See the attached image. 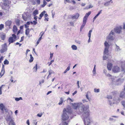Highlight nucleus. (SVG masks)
Listing matches in <instances>:
<instances>
[{
  "mask_svg": "<svg viewBox=\"0 0 125 125\" xmlns=\"http://www.w3.org/2000/svg\"><path fill=\"white\" fill-rule=\"evenodd\" d=\"M79 81H77V84L78 86V88H80V87L79 85Z\"/></svg>",
  "mask_w": 125,
  "mask_h": 125,
  "instance_id": "obj_53",
  "label": "nucleus"
},
{
  "mask_svg": "<svg viewBox=\"0 0 125 125\" xmlns=\"http://www.w3.org/2000/svg\"><path fill=\"white\" fill-rule=\"evenodd\" d=\"M115 38V35L114 32L112 31L108 37V38L110 40H114Z\"/></svg>",
  "mask_w": 125,
  "mask_h": 125,
  "instance_id": "obj_7",
  "label": "nucleus"
},
{
  "mask_svg": "<svg viewBox=\"0 0 125 125\" xmlns=\"http://www.w3.org/2000/svg\"><path fill=\"white\" fill-rule=\"evenodd\" d=\"M75 42L79 44H81V42L80 41H75Z\"/></svg>",
  "mask_w": 125,
  "mask_h": 125,
  "instance_id": "obj_50",
  "label": "nucleus"
},
{
  "mask_svg": "<svg viewBox=\"0 0 125 125\" xmlns=\"http://www.w3.org/2000/svg\"><path fill=\"white\" fill-rule=\"evenodd\" d=\"M43 4L45 5H46L47 4V2L45 0H43Z\"/></svg>",
  "mask_w": 125,
  "mask_h": 125,
  "instance_id": "obj_61",
  "label": "nucleus"
},
{
  "mask_svg": "<svg viewBox=\"0 0 125 125\" xmlns=\"http://www.w3.org/2000/svg\"><path fill=\"white\" fill-rule=\"evenodd\" d=\"M108 53V49L104 48V54H106L107 55Z\"/></svg>",
  "mask_w": 125,
  "mask_h": 125,
  "instance_id": "obj_25",
  "label": "nucleus"
},
{
  "mask_svg": "<svg viewBox=\"0 0 125 125\" xmlns=\"http://www.w3.org/2000/svg\"><path fill=\"white\" fill-rule=\"evenodd\" d=\"M71 112L70 110L68 111V110H66L65 109H64L62 115V119L64 122H63L62 125H67L69 115Z\"/></svg>",
  "mask_w": 125,
  "mask_h": 125,
  "instance_id": "obj_3",
  "label": "nucleus"
},
{
  "mask_svg": "<svg viewBox=\"0 0 125 125\" xmlns=\"http://www.w3.org/2000/svg\"><path fill=\"white\" fill-rule=\"evenodd\" d=\"M33 23L34 25H35L37 24V22L36 20L34 21H33Z\"/></svg>",
  "mask_w": 125,
  "mask_h": 125,
  "instance_id": "obj_58",
  "label": "nucleus"
},
{
  "mask_svg": "<svg viewBox=\"0 0 125 125\" xmlns=\"http://www.w3.org/2000/svg\"><path fill=\"white\" fill-rule=\"evenodd\" d=\"M91 11H89L88 13H86L83 18V20L86 21L87 18L88 17L89 15L91 14Z\"/></svg>",
  "mask_w": 125,
  "mask_h": 125,
  "instance_id": "obj_14",
  "label": "nucleus"
},
{
  "mask_svg": "<svg viewBox=\"0 0 125 125\" xmlns=\"http://www.w3.org/2000/svg\"><path fill=\"white\" fill-rule=\"evenodd\" d=\"M93 7V6H92L91 5H90L89 6V7H86V8H84V9H89L90 8H92Z\"/></svg>",
  "mask_w": 125,
  "mask_h": 125,
  "instance_id": "obj_44",
  "label": "nucleus"
},
{
  "mask_svg": "<svg viewBox=\"0 0 125 125\" xmlns=\"http://www.w3.org/2000/svg\"><path fill=\"white\" fill-rule=\"evenodd\" d=\"M112 67V64L110 63H108L107 65V67L108 70H111Z\"/></svg>",
  "mask_w": 125,
  "mask_h": 125,
  "instance_id": "obj_17",
  "label": "nucleus"
},
{
  "mask_svg": "<svg viewBox=\"0 0 125 125\" xmlns=\"http://www.w3.org/2000/svg\"><path fill=\"white\" fill-rule=\"evenodd\" d=\"M45 12H46L45 11H44L42 12H41V13L40 15V17L41 18H42V17L43 15L44 14H45Z\"/></svg>",
  "mask_w": 125,
  "mask_h": 125,
  "instance_id": "obj_34",
  "label": "nucleus"
},
{
  "mask_svg": "<svg viewBox=\"0 0 125 125\" xmlns=\"http://www.w3.org/2000/svg\"><path fill=\"white\" fill-rule=\"evenodd\" d=\"M4 25L3 24H1L0 25V30H1L2 29L4 28Z\"/></svg>",
  "mask_w": 125,
  "mask_h": 125,
  "instance_id": "obj_47",
  "label": "nucleus"
},
{
  "mask_svg": "<svg viewBox=\"0 0 125 125\" xmlns=\"http://www.w3.org/2000/svg\"><path fill=\"white\" fill-rule=\"evenodd\" d=\"M42 113H41L40 114H38L37 115V116L40 117H41L42 116Z\"/></svg>",
  "mask_w": 125,
  "mask_h": 125,
  "instance_id": "obj_57",
  "label": "nucleus"
},
{
  "mask_svg": "<svg viewBox=\"0 0 125 125\" xmlns=\"http://www.w3.org/2000/svg\"><path fill=\"white\" fill-rule=\"evenodd\" d=\"M0 37L2 40H4L6 37L5 35L4 34H2L0 36Z\"/></svg>",
  "mask_w": 125,
  "mask_h": 125,
  "instance_id": "obj_31",
  "label": "nucleus"
},
{
  "mask_svg": "<svg viewBox=\"0 0 125 125\" xmlns=\"http://www.w3.org/2000/svg\"><path fill=\"white\" fill-rule=\"evenodd\" d=\"M109 46L108 42L107 41H105L104 43V48L109 49Z\"/></svg>",
  "mask_w": 125,
  "mask_h": 125,
  "instance_id": "obj_19",
  "label": "nucleus"
},
{
  "mask_svg": "<svg viewBox=\"0 0 125 125\" xmlns=\"http://www.w3.org/2000/svg\"><path fill=\"white\" fill-rule=\"evenodd\" d=\"M37 64H36L35 66H34L33 68L34 71L36 72L37 70Z\"/></svg>",
  "mask_w": 125,
  "mask_h": 125,
  "instance_id": "obj_37",
  "label": "nucleus"
},
{
  "mask_svg": "<svg viewBox=\"0 0 125 125\" xmlns=\"http://www.w3.org/2000/svg\"><path fill=\"white\" fill-rule=\"evenodd\" d=\"M81 6L83 7L85 5V4L84 3H82L81 4Z\"/></svg>",
  "mask_w": 125,
  "mask_h": 125,
  "instance_id": "obj_63",
  "label": "nucleus"
},
{
  "mask_svg": "<svg viewBox=\"0 0 125 125\" xmlns=\"http://www.w3.org/2000/svg\"><path fill=\"white\" fill-rule=\"evenodd\" d=\"M38 14V11L37 10H35L34 11L33 13V15L34 16H35Z\"/></svg>",
  "mask_w": 125,
  "mask_h": 125,
  "instance_id": "obj_26",
  "label": "nucleus"
},
{
  "mask_svg": "<svg viewBox=\"0 0 125 125\" xmlns=\"http://www.w3.org/2000/svg\"><path fill=\"white\" fill-rule=\"evenodd\" d=\"M86 23V21L84 20H83V23L82 25L81 26L80 29V31H82Z\"/></svg>",
  "mask_w": 125,
  "mask_h": 125,
  "instance_id": "obj_18",
  "label": "nucleus"
},
{
  "mask_svg": "<svg viewBox=\"0 0 125 125\" xmlns=\"http://www.w3.org/2000/svg\"><path fill=\"white\" fill-rule=\"evenodd\" d=\"M115 51L116 52L119 51L121 49L116 44H115Z\"/></svg>",
  "mask_w": 125,
  "mask_h": 125,
  "instance_id": "obj_23",
  "label": "nucleus"
},
{
  "mask_svg": "<svg viewBox=\"0 0 125 125\" xmlns=\"http://www.w3.org/2000/svg\"><path fill=\"white\" fill-rule=\"evenodd\" d=\"M92 31V30H91L89 31V33L88 34V36L89 38L90 37H91V33Z\"/></svg>",
  "mask_w": 125,
  "mask_h": 125,
  "instance_id": "obj_36",
  "label": "nucleus"
},
{
  "mask_svg": "<svg viewBox=\"0 0 125 125\" xmlns=\"http://www.w3.org/2000/svg\"><path fill=\"white\" fill-rule=\"evenodd\" d=\"M11 23V22L10 21H7L5 23V25L8 26H10Z\"/></svg>",
  "mask_w": 125,
  "mask_h": 125,
  "instance_id": "obj_21",
  "label": "nucleus"
},
{
  "mask_svg": "<svg viewBox=\"0 0 125 125\" xmlns=\"http://www.w3.org/2000/svg\"><path fill=\"white\" fill-rule=\"evenodd\" d=\"M0 108L2 111H3V113L4 112L7 113L8 111V109L6 108L2 104H0Z\"/></svg>",
  "mask_w": 125,
  "mask_h": 125,
  "instance_id": "obj_8",
  "label": "nucleus"
},
{
  "mask_svg": "<svg viewBox=\"0 0 125 125\" xmlns=\"http://www.w3.org/2000/svg\"><path fill=\"white\" fill-rule=\"evenodd\" d=\"M106 75H107V77H108L109 80L114 84L119 85L121 84V79H117L116 77L113 76L110 74Z\"/></svg>",
  "mask_w": 125,
  "mask_h": 125,
  "instance_id": "obj_4",
  "label": "nucleus"
},
{
  "mask_svg": "<svg viewBox=\"0 0 125 125\" xmlns=\"http://www.w3.org/2000/svg\"><path fill=\"white\" fill-rule=\"evenodd\" d=\"M20 21L19 20H17L16 21V24L18 26H19L20 25Z\"/></svg>",
  "mask_w": 125,
  "mask_h": 125,
  "instance_id": "obj_40",
  "label": "nucleus"
},
{
  "mask_svg": "<svg viewBox=\"0 0 125 125\" xmlns=\"http://www.w3.org/2000/svg\"><path fill=\"white\" fill-rule=\"evenodd\" d=\"M72 105L73 108L77 109L78 107V109L81 113H83L82 117L84 121V120L89 118L90 111L88 110V105H84L81 103L72 104Z\"/></svg>",
  "mask_w": 125,
  "mask_h": 125,
  "instance_id": "obj_1",
  "label": "nucleus"
},
{
  "mask_svg": "<svg viewBox=\"0 0 125 125\" xmlns=\"http://www.w3.org/2000/svg\"><path fill=\"white\" fill-rule=\"evenodd\" d=\"M79 14L77 13L74 15H72L71 16V18L72 19H77L79 17Z\"/></svg>",
  "mask_w": 125,
  "mask_h": 125,
  "instance_id": "obj_13",
  "label": "nucleus"
},
{
  "mask_svg": "<svg viewBox=\"0 0 125 125\" xmlns=\"http://www.w3.org/2000/svg\"><path fill=\"white\" fill-rule=\"evenodd\" d=\"M30 59L29 60V62H32L33 61V58L32 56V55L31 54H30Z\"/></svg>",
  "mask_w": 125,
  "mask_h": 125,
  "instance_id": "obj_30",
  "label": "nucleus"
},
{
  "mask_svg": "<svg viewBox=\"0 0 125 125\" xmlns=\"http://www.w3.org/2000/svg\"><path fill=\"white\" fill-rule=\"evenodd\" d=\"M42 38L41 37H40L39 39H38V40L37 41V42H36V44L37 46V45H38L40 41L42 39Z\"/></svg>",
  "mask_w": 125,
  "mask_h": 125,
  "instance_id": "obj_41",
  "label": "nucleus"
},
{
  "mask_svg": "<svg viewBox=\"0 0 125 125\" xmlns=\"http://www.w3.org/2000/svg\"><path fill=\"white\" fill-rule=\"evenodd\" d=\"M120 70V68L117 66H114L112 69V71L115 73L119 72Z\"/></svg>",
  "mask_w": 125,
  "mask_h": 125,
  "instance_id": "obj_9",
  "label": "nucleus"
},
{
  "mask_svg": "<svg viewBox=\"0 0 125 125\" xmlns=\"http://www.w3.org/2000/svg\"><path fill=\"white\" fill-rule=\"evenodd\" d=\"M111 1H110H110H108L107 2H106V3H105L104 4V5L105 6H107L108 5H109L110 3V2Z\"/></svg>",
  "mask_w": 125,
  "mask_h": 125,
  "instance_id": "obj_43",
  "label": "nucleus"
},
{
  "mask_svg": "<svg viewBox=\"0 0 125 125\" xmlns=\"http://www.w3.org/2000/svg\"><path fill=\"white\" fill-rule=\"evenodd\" d=\"M118 93L117 91H114L110 93V94L107 96V98L108 99H113V101L114 102L112 103L110 100H108V104L112 105L113 104L118 103L121 100L119 97L118 96Z\"/></svg>",
  "mask_w": 125,
  "mask_h": 125,
  "instance_id": "obj_2",
  "label": "nucleus"
},
{
  "mask_svg": "<svg viewBox=\"0 0 125 125\" xmlns=\"http://www.w3.org/2000/svg\"><path fill=\"white\" fill-rule=\"evenodd\" d=\"M4 49H6L7 50V45L6 43H5L2 45V48Z\"/></svg>",
  "mask_w": 125,
  "mask_h": 125,
  "instance_id": "obj_29",
  "label": "nucleus"
},
{
  "mask_svg": "<svg viewBox=\"0 0 125 125\" xmlns=\"http://www.w3.org/2000/svg\"><path fill=\"white\" fill-rule=\"evenodd\" d=\"M34 16V20H36V21H37V19L38 18V17L37 16Z\"/></svg>",
  "mask_w": 125,
  "mask_h": 125,
  "instance_id": "obj_59",
  "label": "nucleus"
},
{
  "mask_svg": "<svg viewBox=\"0 0 125 125\" xmlns=\"http://www.w3.org/2000/svg\"><path fill=\"white\" fill-rule=\"evenodd\" d=\"M44 32H43V31L41 32L40 33V35H41V36L40 37H41V38H42V36H43V35L44 34Z\"/></svg>",
  "mask_w": 125,
  "mask_h": 125,
  "instance_id": "obj_51",
  "label": "nucleus"
},
{
  "mask_svg": "<svg viewBox=\"0 0 125 125\" xmlns=\"http://www.w3.org/2000/svg\"><path fill=\"white\" fill-rule=\"evenodd\" d=\"M94 91L95 92L99 93L100 91V89H94Z\"/></svg>",
  "mask_w": 125,
  "mask_h": 125,
  "instance_id": "obj_45",
  "label": "nucleus"
},
{
  "mask_svg": "<svg viewBox=\"0 0 125 125\" xmlns=\"http://www.w3.org/2000/svg\"><path fill=\"white\" fill-rule=\"evenodd\" d=\"M7 50L6 49H4L1 48V49L0 50V52L1 53H3L5 52Z\"/></svg>",
  "mask_w": 125,
  "mask_h": 125,
  "instance_id": "obj_38",
  "label": "nucleus"
},
{
  "mask_svg": "<svg viewBox=\"0 0 125 125\" xmlns=\"http://www.w3.org/2000/svg\"><path fill=\"white\" fill-rule=\"evenodd\" d=\"M66 1L67 2L70 3H71V1L69 0H64V2L65 4L66 3V2H65Z\"/></svg>",
  "mask_w": 125,
  "mask_h": 125,
  "instance_id": "obj_49",
  "label": "nucleus"
},
{
  "mask_svg": "<svg viewBox=\"0 0 125 125\" xmlns=\"http://www.w3.org/2000/svg\"><path fill=\"white\" fill-rule=\"evenodd\" d=\"M3 56H1L0 58V63H1L2 61L3 60Z\"/></svg>",
  "mask_w": 125,
  "mask_h": 125,
  "instance_id": "obj_56",
  "label": "nucleus"
},
{
  "mask_svg": "<svg viewBox=\"0 0 125 125\" xmlns=\"http://www.w3.org/2000/svg\"><path fill=\"white\" fill-rule=\"evenodd\" d=\"M84 125H89L90 123V120L89 118L87 119L84 120Z\"/></svg>",
  "mask_w": 125,
  "mask_h": 125,
  "instance_id": "obj_15",
  "label": "nucleus"
},
{
  "mask_svg": "<svg viewBox=\"0 0 125 125\" xmlns=\"http://www.w3.org/2000/svg\"><path fill=\"white\" fill-rule=\"evenodd\" d=\"M13 31L14 33H16L17 31V29L15 25H14L13 27Z\"/></svg>",
  "mask_w": 125,
  "mask_h": 125,
  "instance_id": "obj_27",
  "label": "nucleus"
},
{
  "mask_svg": "<svg viewBox=\"0 0 125 125\" xmlns=\"http://www.w3.org/2000/svg\"><path fill=\"white\" fill-rule=\"evenodd\" d=\"M119 96L122 98L125 97V93L123 91L122 92H121Z\"/></svg>",
  "mask_w": 125,
  "mask_h": 125,
  "instance_id": "obj_20",
  "label": "nucleus"
},
{
  "mask_svg": "<svg viewBox=\"0 0 125 125\" xmlns=\"http://www.w3.org/2000/svg\"><path fill=\"white\" fill-rule=\"evenodd\" d=\"M15 40H14L13 37H11L9 38L8 39V41L9 42V44L10 45L11 43L13 42Z\"/></svg>",
  "mask_w": 125,
  "mask_h": 125,
  "instance_id": "obj_16",
  "label": "nucleus"
},
{
  "mask_svg": "<svg viewBox=\"0 0 125 125\" xmlns=\"http://www.w3.org/2000/svg\"><path fill=\"white\" fill-rule=\"evenodd\" d=\"M64 100L63 98L61 97L59 100V102L58 103V104L59 105H61L64 102Z\"/></svg>",
  "mask_w": 125,
  "mask_h": 125,
  "instance_id": "obj_22",
  "label": "nucleus"
},
{
  "mask_svg": "<svg viewBox=\"0 0 125 125\" xmlns=\"http://www.w3.org/2000/svg\"><path fill=\"white\" fill-rule=\"evenodd\" d=\"M106 55H107L106 54H104V55L103 57V60H106L107 59V57Z\"/></svg>",
  "mask_w": 125,
  "mask_h": 125,
  "instance_id": "obj_39",
  "label": "nucleus"
},
{
  "mask_svg": "<svg viewBox=\"0 0 125 125\" xmlns=\"http://www.w3.org/2000/svg\"><path fill=\"white\" fill-rule=\"evenodd\" d=\"M30 32L29 29L27 28L25 31V34L27 36H28L29 37H30V36L28 35V34Z\"/></svg>",
  "mask_w": 125,
  "mask_h": 125,
  "instance_id": "obj_24",
  "label": "nucleus"
},
{
  "mask_svg": "<svg viewBox=\"0 0 125 125\" xmlns=\"http://www.w3.org/2000/svg\"><path fill=\"white\" fill-rule=\"evenodd\" d=\"M49 75H51L52 73H54V72L51 69H50L49 71Z\"/></svg>",
  "mask_w": 125,
  "mask_h": 125,
  "instance_id": "obj_32",
  "label": "nucleus"
},
{
  "mask_svg": "<svg viewBox=\"0 0 125 125\" xmlns=\"http://www.w3.org/2000/svg\"><path fill=\"white\" fill-rule=\"evenodd\" d=\"M123 29L125 30V23H123Z\"/></svg>",
  "mask_w": 125,
  "mask_h": 125,
  "instance_id": "obj_64",
  "label": "nucleus"
},
{
  "mask_svg": "<svg viewBox=\"0 0 125 125\" xmlns=\"http://www.w3.org/2000/svg\"><path fill=\"white\" fill-rule=\"evenodd\" d=\"M7 116L5 117V118L8 122H9L10 124H12L11 122H13L12 120V112L10 110H9L7 113H6Z\"/></svg>",
  "mask_w": 125,
  "mask_h": 125,
  "instance_id": "obj_5",
  "label": "nucleus"
},
{
  "mask_svg": "<svg viewBox=\"0 0 125 125\" xmlns=\"http://www.w3.org/2000/svg\"><path fill=\"white\" fill-rule=\"evenodd\" d=\"M121 103L122 105L124 107H125V101H123L121 102Z\"/></svg>",
  "mask_w": 125,
  "mask_h": 125,
  "instance_id": "obj_48",
  "label": "nucleus"
},
{
  "mask_svg": "<svg viewBox=\"0 0 125 125\" xmlns=\"http://www.w3.org/2000/svg\"><path fill=\"white\" fill-rule=\"evenodd\" d=\"M12 37H13V39L14 38V39H15L16 38V35L14 34H13L12 35Z\"/></svg>",
  "mask_w": 125,
  "mask_h": 125,
  "instance_id": "obj_54",
  "label": "nucleus"
},
{
  "mask_svg": "<svg viewBox=\"0 0 125 125\" xmlns=\"http://www.w3.org/2000/svg\"><path fill=\"white\" fill-rule=\"evenodd\" d=\"M122 29V27L121 26L117 27L114 29L115 32L118 33H120L121 32Z\"/></svg>",
  "mask_w": 125,
  "mask_h": 125,
  "instance_id": "obj_6",
  "label": "nucleus"
},
{
  "mask_svg": "<svg viewBox=\"0 0 125 125\" xmlns=\"http://www.w3.org/2000/svg\"><path fill=\"white\" fill-rule=\"evenodd\" d=\"M118 118V116H112L110 117L109 120L110 121L115 122L116 121L115 119Z\"/></svg>",
  "mask_w": 125,
  "mask_h": 125,
  "instance_id": "obj_11",
  "label": "nucleus"
},
{
  "mask_svg": "<svg viewBox=\"0 0 125 125\" xmlns=\"http://www.w3.org/2000/svg\"><path fill=\"white\" fill-rule=\"evenodd\" d=\"M22 17L23 20L25 21H26L30 17V16L27 15L26 13H24L23 14Z\"/></svg>",
  "mask_w": 125,
  "mask_h": 125,
  "instance_id": "obj_10",
  "label": "nucleus"
},
{
  "mask_svg": "<svg viewBox=\"0 0 125 125\" xmlns=\"http://www.w3.org/2000/svg\"><path fill=\"white\" fill-rule=\"evenodd\" d=\"M71 48L73 50H76L77 49V47L75 45H73L72 46Z\"/></svg>",
  "mask_w": 125,
  "mask_h": 125,
  "instance_id": "obj_28",
  "label": "nucleus"
},
{
  "mask_svg": "<svg viewBox=\"0 0 125 125\" xmlns=\"http://www.w3.org/2000/svg\"><path fill=\"white\" fill-rule=\"evenodd\" d=\"M121 72L124 74L125 72V62H122L121 65Z\"/></svg>",
  "mask_w": 125,
  "mask_h": 125,
  "instance_id": "obj_12",
  "label": "nucleus"
},
{
  "mask_svg": "<svg viewBox=\"0 0 125 125\" xmlns=\"http://www.w3.org/2000/svg\"><path fill=\"white\" fill-rule=\"evenodd\" d=\"M5 70H1V72L0 73V76H1V77H2L4 75L5 73Z\"/></svg>",
  "mask_w": 125,
  "mask_h": 125,
  "instance_id": "obj_33",
  "label": "nucleus"
},
{
  "mask_svg": "<svg viewBox=\"0 0 125 125\" xmlns=\"http://www.w3.org/2000/svg\"><path fill=\"white\" fill-rule=\"evenodd\" d=\"M70 64H69V65L68 66V67H67V69H66L67 71H68L70 70Z\"/></svg>",
  "mask_w": 125,
  "mask_h": 125,
  "instance_id": "obj_52",
  "label": "nucleus"
},
{
  "mask_svg": "<svg viewBox=\"0 0 125 125\" xmlns=\"http://www.w3.org/2000/svg\"><path fill=\"white\" fill-rule=\"evenodd\" d=\"M102 11V10H101L100 11H99V12L96 15L97 16H98L101 13Z\"/></svg>",
  "mask_w": 125,
  "mask_h": 125,
  "instance_id": "obj_60",
  "label": "nucleus"
},
{
  "mask_svg": "<svg viewBox=\"0 0 125 125\" xmlns=\"http://www.w3.org/2000/svg\"><path fill=\"white\" fill-rule=\"evenodd\" d=\"M4 85H2L0 87V95H1L2 94V92H1V88H2V86H3Z\"/></svg>",
  "mask_w": 125,
  "mask_h": 125,
  "instance_id": "obj_55",
  "label": "nucleus"
},
{
  "mask_svg": "<svg viewBox=\"0 0 125 125\" xmlns=\"http://www.w3.org/2000/svg\"><path fill=\"white\" fill-rule=\"evenodd\" d=\"M106 72H107V71L106 70H104H104L103 71V73H105V75L107 77V75H106L108 74H110L108 73H106Z\"/></svg>",
  "mask_w": 125,
  "mask_h": 125,
  "instance_id": "obj_46",
  "label": "nucleus"
},
{
  "mask_svg": "<svg viewBox=\"0 0 125 125\" xmlns=\"http://www.w3.org/2000/svg\"><path fill=\"white\" fill-rule=\"evenodd\" d=\"M70 24L71 25V26H74V23L73 22H70Z\"/></svg>",
  "mask_w": 125,
  "mask_h": 125,
  "instance_id": "obj_62",
  "label": "nucleus"
},
{
  "mask_svg": "<svg viewBox=\"0 0 125 125\" xmlns=\"http://www.w3.org/2000/svg\"><path fill=\"white\" fill-rule=\"evenodd\" d=\"M96 65H94V67L93 71V73L94 74V75L96 74Z\"/></svg>",
  "mask_w": 125,
  "mask_h": 125,
  "instance_id": "obj_35",
  "label": "nucleus"
},
{
  "mask_svg": "<svg viewBox=\"0 0 125 125\" xmlns=\"http://www.w3.org/2000/svg\"><path fill=\"white\" fill-rule=\"evenodd\" d=\"M9 62L7 59L5 60L4 62V64H9Z\"/></svg>",
  "mask_w": 125,
  "mask_h": 125,
  "instance_id": "obj_42",
  "label": "nucleus"
}]
</instances>
